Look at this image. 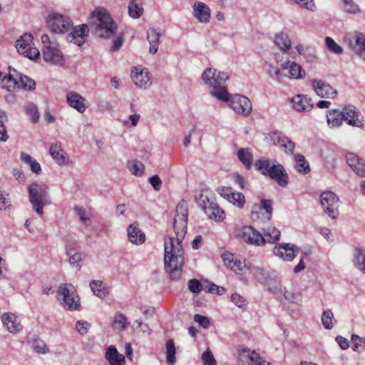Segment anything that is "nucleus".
Segmentation results:
<instances>
[{"instance_id": "obj_1", "label": "nucleus", "mask_w": 365, "mask_h": 365, "mask_svg": "<svg viewBox=\"0 0 365 365\" xmlns=\"http://www.w3.org/2000/svg\"><path fill=\"white\" fill-rule=\"evenodd\" d=\"M187 202L182 200L175 208L173 220L175 236H166L164 240L165 269L173 281L179 280L182 275L185 252L182 242L187 233Z\"/></svg>"}, {"instance_id": "obj_2", "label": "nucleus", "mask_w": 365, "mask_h": 365, "mask_svg": "<svg viewBox=\"0 0 365 365\" xmlns=\"http://www.w3.org/2000/svg\"><path fill=\"white\" fill-rule=\"evenodd\" d=\"M204 83L212 88L210 95L221 101H228L229 93L222 84L229 79L227 73L212 68H206L202 74Z\"/></svg>"}, {"instance_id": "obj_3", "label": "nucleus", "mask_w": 365, "mask_h": 365, "mask_svg": "<svg viewBox=\"0 0 365 365\" xmlns=\"http://www.w3.org/2000/svg\"><path fill=\"white\" fill-rule=\"evenodd\" d=\"M91 19L96 36L102 38H109L115 34L117 25L105 9H96L92 12Z\"/></svg>"}, {"instance_id": "obj_4", "label": "nucleus", "mask_w": 365, "mask_h": 365, "mask_svg": "<svg viewBox=\"0 0 365 365\" xmlns=\"http://www.w3.org/2000/svg\"><path fill=\"white\" fill-rule=\"evenodd\" d=\"M256 169L262 175L274 180L279 186L286 187L289 176L282 165L274 160L261 158L256 160Z\"/></svg>"}, {"instance_id": "obj_5", "label": "nucleus", "mask_w": 365, "mask_h": 365, "mask_svg": "<svg viewBox=\"0 0 365 365\" xmlns=\"http://www.w3.org/2000/svg\"><path fill=\"white\" fill-rule=\"evenodd\" d=\"M29 202L35 212L42 215L43 207L50 202L49 187L45 183L34 182L27 187Z\"/></svg>"}, {"instance_id": "obj_6", "label": "nucleus", "mask_w": 365, "mask_h": 365, "mask_svg": "<svg viewBox=\"0 0 365 365\" xmlns=\"http://www.w3.org/2000/svg\"><path fill=\"white\" fill-rule=\"evenodd\" d=\"M41 41L43 44V60L53 65L63 66L65 60L63 54L58 48V44L56 41H51L49 36L47 34L42 35Z\"/></svg>"}, {"instance_id": "obj_7", "label": "nucleus", "mask_w": 365, "mask_h": 365, "mask_svg": "<svg viewBox=\"0 0 365 365\" xmlns=\"http://www.w3.org/2000/svg\"><path fill=\"white\" fill-rule=\"evenodd\" d=\"M59 299L62 300V305L69 310H76L80 307V300L75 297V289L71 284H62L57 290Z\"/></svg>"}, {"instance_id": "obj_8", "label": "nucleus", "mask_w": 365, "mask_h": 365, "mask_svg": "<svg viewBox=\"0 0 365 365\" xmlns=\"http://www.w3.org/2000/svg\"><path fill=\"white\" fill-rule=\"evenodd\" d=\"M46 24L48 29L55 34H65L72 29L73 22L66 16L53 13L46 19Z\"/></svg>"}, {"instance_id": "obj_9", "label": "nucleus", "mask_w": 365, "mask_h": 365, "mask_svg": "<svg viewBox=\"0 0 365 365\" xmlns=\"http://www.w3.org/2000/svg\"><path fill=\"white\" fill-rule=\"evenodd\" d=\"M33 36L25 33L16 41L17 51L31 60H36L40 56L39 51L34 47Z\"/></svg>"}, {"instance_id": "obj_10", "label": "nucleus", "mask_w": 365, "mask_h": 365, "mask_svg": "<svg viewBox=\"0 0 365 365\" xmlns=\"http://www.w3.org/2000/svg\"><path fill=\"white\" fill-rule=\"evenodd\" d=\"M228 101L230 106L237 114L247 117L251 114L252 106L250 100L245 96L235 94L231 96L229 93Z\"/></svg>"}, {"instance_id": "obj_11", "label": "nucleus", "mask_w": 365, "mask_h": 365, "mask_svg": "<svg viewBox=\"0 0 365 365\" xmlns=\"http://www.w3.org/2000/svg\"><path fill=\"white\" fill-rule=\"evenodd\" d=\"M320 203L324 212L331 218L335 219L339 215V197L331 191H324L320 195Z\"/></svg>"}, {"instance_id": "obj_12", "label": "nucleus", "mask_w": 365, "mask_h": 365, "mask_svg": "<svg viewBox=\"0 0 365 365\" xmlns=\"http://www.w3.org/2000/svg\"><path fill=\"white\" fill-rule=\"evenodd\" d=\"M199 206L208 218L216 222H220L225 219L224 211L220 209L215 202L210 200L207 196H200Z\"/></svg>"}, {"instance_id": "obj_13", "label": "nucleus", "mask_w": 365, "mask_h": 365, "mask_svg": "<svg viewBox=\"0 0 365 365\" xmlns=\"http://www.w3.org/2000/svg\"><path fill=\"white\" fill-rule=\"evenodd\" d=\"M237 237L245 242L255 246L264 245L266 242L264 237L251 226L243 227L238 231Z\"/></svg>"}, {"instance_id": "obj_14", "label": "nucleus", "mask_w": 365, "mask_h": 365, "mask_svg": "<svg viewBox=\"0 0 365 365\" xmlns=\"http://www.w3.org/2000/svg\"><path fill=\"white\" fill-rule=\"evenodd\" d=\"M343 120L348 125L362 128L364 126V119L360 111L353 105L345 106L342 109Z\"/></svg>"}, {"instance_id": "obj_15", "label": "nucleus", "mask_w": 365, "mask_h": 365, "mask_svg": "<svg viewBox=\"0 0 365 365\" xmlns=\"http://www.w3.org/2000/svg\"><path fill=\"white\" fill-rule=\"evenodd\" d=\"M130 77L133 83L139 88L146 89L152 85L150 74L145 68H134Z\"/></svg>"}, {"instance_id": "obj_16", "label": "nucleus", "mask_w": 365, "mask_h": 365, "mask_svg": "<svg viewBox=\"0 0 365 365\" xmlns=\"http://www.w3.org/2000/svg\"><path fill=\"white\" fill-rule=\"evenodd\" d=\"M299 251V248L297 246L287 243H280L273 249L274 255L284 261H292Z\"/></svg>"}, {"instance_id": "obj_17", "label": "nucleus", "mask_w": 365, "mask_h": 365, "mask_svg": "<svg viewBox=\"0 0 365 365\" xmlns=\"http://www.w3.org/2000/svg\"><path fill=\"white\" fill-rule=\"evenodd\" d=\"M312 87L316 94L321 98H334L336 94V90L334 89L330 84L323 80L313 79L312 81Z\"/></svg>"}, {"instance_id": "obj_18", "label": "nucleus", "mask_w": 365, "mask_h": 365, "mask_svg": "<svg viewBox=\"0 0 365 365\" xmlns=\"http://www.w3.org/2000/svg\"><path fill=\"white\" fill-rule=\"evenodd\" d=\"M70 31L66 36L67 41L81 46L85 43L88 36V28L86 24H81L78 27L72 26Z\"/></svg>"}, {"instance_id": "obj_19", "label": "nucleus", "mask_w": 365, "mask_h": 365, "mask_svg": "<svg viewBox=\"0 0 365 365\" xmlns=\"http://www.w3.org/2000/svg\"><path fill=\"white\" fill-rule=\"evenodd\" d=\"M349 47L356 54L365 61V36L362 34H356L346 38Z\"/></svg>"}, {"instance_id": "obj_20", "label": "nucleus", "mask_w": 365, "mask_h": 365, "mask_svg": "<svg viewBox=\"0 0 365 365\" xmlns=\"http://www.w3.org/2000/svg\"><path fill=\"white\" fill-rule=\"evenodd\" d=\"M346 163L351 170L359 176L365 177V160L356 155L349 153L346 155Z\"/></svg>"}, {"instance_id": "obj_21", "label": "nucleus", "mask_w": 365, "mask_h": 365, "mask_svg": "<svg viewBox=\"0 0 365 365\" xmlns=\"http://www.w3.org/2000/svg\"><path fill=\"white\" fill-rule=\"evenodd\" d=\"M280 66L284 71H287V77L291 79H301L305 76V71L295 62L287 61L282 63Z\"/></svg>"}, {"instance_id": "obj_22", "label": "nucleus", "mask_w": 365, "mask_h": 365, "mask_svg": "<svg viewBox=\"0 0 365 365\" xmlns=\"http://www.w3.org/2000/svg\"><path fill=\"white\" fill-rule=\"evenodd\" d=\"M271 140L275 146H277L287 154L292 153L294 149L295 145L292 141L277 133H272Z\"/></svg>"}, {"instance_id": "obj_23", "label": "nucleus", "mask_w": 365, "mask_h": 365, "mask_svg": "<svg viewBox=\"0 0 365 365\" xmlns=\"http://www.w3.org/2000/svg\"><path fill=\"white\" fill-rule=\"evenodd\" d=\"M292 108L298 112L309 111L313 108L312 99L304 95H297L291 100Z\"/></svg>"}, {"instance_id": "obj_24", "label": "nucleus", "mask_w": 365, "mask_h": 365, "mask_svg": "<svg viewBox=\"0 0 365 365\" xmlns=\"http://www.w3.org/2000/svg\"><path fill=\"white\" fill-rule=\"evenodd\" d=\"M67 102L69 106L79 113H83L86 110V99L76 92H69L66 96Z\"/></svg>"}, {"instance_id": "obj_25", "label": "nucleus", "mask_w": 365, "mask_h": 365, "mask_svg": "<svg viewBox=\"0 0 365 365\" xmlns=\"http://www.w3.org/2000/svg\"><path fill=\"white\" fill-rule=\"evenodd\" d=\"M193 15L201 23H207L210 18L209 7L202 2L195 3L193 6Z\"/></svg>"}, {"instance_id": "obj_26", "label": "nucleus", "mask_w": 365, "mask_h": 365, "mask_svg": "<svg viewBox=\"0 0 365 365\" xmlns=\"http://www.w3.org/2000/svg\"><path fill=\"white\" fill-rule=\"evenodd\" d=\"M258 359V353L255 350L250 351L248 349L238 350L239 365H253L255 361Z\"/></svg>"}, {"instance_id": "obj_27", "label": "nucleus", "mask_w": 365, "mask_h": 365, "mask_svg": "<svg viewBox=\"0 0 365 365\" xmlns=\"http://www.w3.org/2000/svg\"><path fill=\"white\" fill-rule=\"evenodd\" d=\"M50 154L55 162L59 165H65L68 162V158L63 152L60 143L56 142L51 145L50 148Z\"/></svg>"}, {"instance_id": "obj_28", "label": "nucleus", "mask_w": 365, "mask_h": 365, "mask_svg": "<svg viewBox=\"0 0 365 365\" xmlns=\"http://www.w3.org/2000/svg\"><path fill=\"white\" fill-rule=\"evenodd\" d=\"M106 359L108 361L110 365H125L124 355L120 354L113 345L107 349Z\"/></svg>"}, {"instance_id": "obj_29", "label": "nucleus", "mask_w": 365, "mask_h": 365, "mask_svg": "<svg viewBox=\"0 0 365 365\" xmlns=\"http://www.w3.org/2000/svg\"><path fill=\"white\" fill-rule=\"evenodd\" d=\"M128 236L133 244L141 245L145 241V234L135 224L129 225Z\"/></svg>"}, {"instance_id": "obj_30", "label": "nucleus", "mask_w": 365, "mask_h": 365, "mask_svg": "<svg viewBox=\"0 0 365 365\" xmlns=\"http://www.w3.org/2000/svg\"><path fill=\"white\" fill-rule=\"evenodd\" d=\"M160 34L155 29L151 28L148 30L147 38L150 43V53H157L160 43Z\"/></svg>"}, {"instance_id": "obj_31", "label": "nucleus", "mask_w": 365, "mask_h": 365, "mask_svg": "<svg viewBox=\"0 0 365 365\" xmlns=\"http://www.w3.org/2000/svg\"><path fill=\"white\" fill-rule=\"evenodd\" d=\"M0 87L8 91H13L19 88V83L11 75L0 72Z\"/></svg>"}, {"instance_id": "obj_32", "label": "nucleus", "mask_w": 365, "mask_h": 365, "mask_svg": "<svg viewBox=\"0 0 365 365\" xmlns=\"http://www.w3.org/2000/svg\"><path fill=\"white\" fill-rule=\"evenodd\" d=\"M327 117V123L331 128L339 127L344 121L342 111L338 109L329 110Z\"/></svg>"}, {"instance_id": "obj_33", "label": "nucleus", "mask_w": 365, "mask_h": 365, "mask_svg": "<svg viewBox=\"0 0 365 365\" xmlns=\"http://www.w3.org/2000/svg\"><path fill=\"white\" fill-rule=\"evenodd\" d=\"M1 321L10 332H15L19 329V324L16 322V316L14 314L5 313L2 315Z\"/></svg>"}, {"instance_id": "obj_34", "label": "nucleus", "mask_w": 365, "mask_h": 365, "mask_svg": "<svg viewBox=\"0 0 365 365\" xmlns=\"http://www.w3.org/2000/svg\"><path fill=\"white\" fill-rule=\"evenodd\" d=\"M237 158L245 165L247 170H250L253 160V155L250 148H240L237 152Z\"/></svg>"}, {"instance_id": "obj_35", "label": "nucleus", "mask_w": 365, "mask_h": 365, "mask_svg": "<svg viewBox=\"0 0 365 365\" xmlns=\"http://www.w3.org/2000/svg\"><path fill=\"white\" fill-rule=\"evenodd\" d=\"M128 15L130 18L139 19L143 14L144 9L142 4L137 0H131L128 6Z\"/></svg>"}, {"instance_id": "obj_36", "label": "nucleus", "mask_w": 365, "mask_h": 365, "mask_svg": "<svg viewBox=\"0 0 365 365\" xmlns=\"http://www.w3.org/2000/svg\"><path fill=\"white\" fill-rule=\"evenodd\" d=\"M295 170L302 174H307L310 171L309 163L306 160L305 158L301 154L294 155Z\"/></svg>"}, {"instance_id": "obj_37", "label": "nucleus", "mask_w": 365, "mask_h": 365, "mask_svg": "<svg viewBox=\"0 0 365 365\" xmlns=\"http://www.w3.org/2000/svg\"><path fill=\"white\" fill-rule=\"evenodd\" d=\"M274 42L281 51L286 52L291 47V41L288 35L281 32L275 36Z\"/></svg>"}, {"instance_id": "obj_38", "label": "nucleus", "mask_w": 365, "mask_h": 365, "mask_svg": "<svg viewBox=\"0 0 365 365\" xmlns=\"http://www.w3.org/2000/svg\"><path fill=\"white\" fill-rule=\"evenodd\" d=\"M128 319L124 314L121 313H117L115 314L114 319L111 324L112 328L114 330L119 331H123L128 327Z\"/></svg>"}, {"instance_id": "obj_39", "label": "nucleus", "mask_w": 365, "mask_h": 365, "mask_svg": "<svg viewBox=\"0 0 365 365\" xmlns=\"http://www.w3.org/2000/svg\"><path fill=\"white\" fill-rule=\"evenodd\" d=\"M21 160L30 166V169L36 175L41 173V167L40 164L30 155L25 153H21Z\"/></svg>"}, {"instance_id": "obj_40", "label": "nucleus", "mask_w": 365, "mask_h": 365, "mask_svg": "<svg viewBox=\"0 0 365 365\" xmlns=\"http://www.w3.org/2000/svg\"><path fill=\"white\" fill-rule=\"evenodd\" d=\"M128 168L135 176H141L145 170L143 163L139 160H133L128 162Z\"/></svg>"}, {"instance_id": "obj_41", "label": "nucleus", "mask_w": 365, "mask_h": 365, "mask_svg": "<svg viewBox=\"0 0 365 365\" xmlns=\"http://www.w3.org/2000/svg\"><path fill=\"white\" fill-rule=\"evenodd\" d=\"M90 287L93 294L98 297L104 299L106 297L107 292L104 290V286L101 281L92 280L90 282Z\"/></svg>"}, {"instance_id": "obj_42", "label": "nucleus", "mask_w": 365, "mask_h": 365, "mask_svg": "<svg viewBox=\"0 0 365 365\" xmlns=\"http://www.w3.org/2000/svg\"><path fill=\"white\" fill-rule=\"evenodd\" d=\"M8 121V116L4 110H0V141L6 142L9 139L4 122Z\"/></svg>"}, {"instance_id": "obj_43", "label": "nucleus", "mask_w": 365, "mask_h": 365, "mask_svg": "<svg viewBox=\"0 0 365 365\" xmlns=\"http://www.w3.org/2000/svg\"><path fill=\"white\" fill-rule=\"evenodd\" d=\"M165 345L166 362L169 365H174L177 361L175 357L177 348L175 347V344H165Z\"/></svg>"}, {"instance_id": "obj_44", "label": "nucleus", "mask_w": 365, "mask_h": 365, "mask_svg": "<svg viewBox=\"0 0 365 365\" xmlns=\"http://www.w3.org/2000/svg\"><path fill=\"white\" fill-rule=\"evenodd\" d=\"M266 242L274 243L279 240L280 232L276 227H269L264 230Z\"/></svg>"}, {"instance_id": "obj_45", "label": "nucleus", "mask_w": 365, "mask_h": 365, "mask_svg": "<svg viewBox=\"0 0 365 365\" xmlns=\"http://www.w3.org/2000/svg\"><path fill=\"white\" fill-rule=\"evenodd\" d=\"M322 322L324 327L327 329H331L333 327L334 314L331 310H325L322 314Z\"/></svg>"}, {"instance_id": "obj_46", "label": "nucleus", "mask_w": 365, "mask_h": 365, "mask_svg": "<svg viewBox=\"0 0 365 365\" xmlns=\"http://www.w3.org/2000/svg\"><path fill=\"white\" fill-rule=\"evenodd\" d=\"M355 267L365 273V249H359L354 261Z\"/></svg>"}, {"instance_id": "obj_47", "label": "nucleus", "mask_w": 365, "mask_h": 365, "mask_svg": "<svg viewBox=\"0 0 365 365\" xmlns=\"http://www.w3.org/2000/svg\"><path fill=\"white\" fill-rule=\"evenodd\" d=\"M228 201L232 203L234 205L242 208L245 202V197L241 192H233L228 199Z\"/></svg>"}, {"instance_id": "obj_48", "label": "nucleus", "mask_w": 365, "mask_h": 365, "mask_svg": "<svg viewBox=\"0 0 365 365\" xmlns=\"http://www.w3.org/2000/svg\"><path fill=\"white\" fill-rule=\"evenodd\" d=\"M344 10L345 12L351 14L360 13L361 10L359 6L353 0H344Z\"/></svg>"}, {"instance_id": "obj_49", "label": "nucleus", "mask_w": 365, "mask_h": 365, "mask_svg": "<svg viewBox=\"0 0 365 365\" xmlns=\"http://www.w3.org/2000/svg\"><path fill=\"white\" fill-rule=\"evenodd\" d=\"M325 43L327 48L332 53L341 54L343 53V48L338 45L331 37H326Z\"/></svg>"}, {"instance_id": "obj_50", "label": "nucleus", "mask_w": 365, "mask_h": 365, "mask_svg": "<svg viewBox=\"0 0 365 365\" xmlns=\"http://www.w3.org/2000/svg\"><path fill=\"white\" fill-rule=\"evenodd\" d=\"M20 83L21 87L27 91H33L36 87L35 81L26 76H21Z\"/></svg>"}, {"instance_id": "obj_51", "label": "nucleus", "mask_w": 365, "mask_h": 365, "mask_svg": "<svg viewBox=\"0 0 365 365\" xmlns=\"http://www.w3.org/2000/svg\"><path fill=\"white\" fill-rule=\"evenodd\" d=\"M284 298L292 303L299 304L302 301V296L300 293H294L285 290L284 292Z\"/></svg>"}, {"instance_id": "obj_52", "label": "nucleus", "mask_w": 365, "mask_h": 365, "mask_svg": "<svg viewBox=\"0 0 365 365\" xmlns=\"http://www.w3.org/2000/svg\"><path fill=\"white\" fill-rule=\"evenodd\" d=\"M201 359L203 365H217V361L210 349H206V351L202 354Z\"/></svg>"}, {"instance_id": "obj_53", "label": "nucleus", "mask_w": 365, "mask_h": 365, "mask_svg": "<svg viewBox=\"0 0 365 365\" xmlns=\"http://www.w3.org/2000/svg\"><path fill=\"white\" fill-rule=\"evenodd\" d=\"M26 113L32 118L33 122L38 121L39 118V113L38 111L37 107L33 104L29 103L25 107Z\"/></svg>"}, {"instance_id": "obj_54", "label": "nucleus", "mask_w": 365, "mask_h": 365, "mask_svg": "<svg viewBox=\"0 0 365 365\" xmlns=\"http://www.w3.org/2000/svg\"><path fill=\"white\" fill-rule=\"evenodd\" d=\"M67 255H70L69 257V263L73 267H80L79 263L82 260L83 254L81 252H76L74 254L71 253V250L67 251Z\"/></svg>"}, {"instance_id": "obj_55", "label": "nucleus", "mask_w": 365, "mask_h": 365, "mask_svg": "<svg viewBox=\"0 0 365 365\" xmlns=\"http://www.w3.org/2000/svg\"><path fill=\"white\" fill-rule=\"evenodd\" d=\"M188 288L192 293H199L203 289L202 284L196 279H190L188 282Z\"/></svg>"}, {"instance_id": "obj_56", "label": "nucleus", "mask_w": 365, "mask_h": 365, "mask_svg": "<svg viewBox=\"0 0 365 365\" xmlns=\"http://www.w3.org/2000/svg\"><path fill=\"white\" fill-rule=\"evenodd\" d=\"M91 324L86 321H78L76 324V330L81 335L86 334L90 329Z\"/></svg>"}, {"instance_id": "obj_57", "label": "nucleus", "mask_w": 365, "mask_h": 365, "mask_svg": "<svg viewBox=\"0 0 365 365\" xmlns=\"http://www.w3.org/2000/svg\"><path fill=\"white\" fill-rule=\"evenodd\" d=\"M31 349L34 352L38 354H45L49 352V349L46 344H32Z\"/></svg>"}, {"instance_id": "obj_58", "label": "nucleus", "mask_w": 365, "mask_h": 365, "mask_svg": "<svg viewBox=\"0 0 365 365\" xmlns=\"http://www.w3.org/2000/svg\"><path fill=\"white\" fill-rule=\"evenodd\" d=\"M231 301L238 307H244L247 304L245 299L240 294L234 293L231 296Z\"/></svg>"}, {"instance_id": "obj_59", "label": "nucleus", "mask_w": 365, "mask_h": 365, "mask_svg": "<svg viewBox=\"0 0 365 365\" xmlns=\"http://www.w3.org/2000/svg\"><path fill=\"white\" fill-rule=\"evenodd\" d=\"M222 259L224 264L227 267H230L235 259L234 255L229 252H225L222 255Z\"/></svg>"}, {"instance_id": "obj_60", "label": "nucleus", "mask_w": 365, "mask_h": 365, "mask_svg": "<svg viewBox=\"0 0 365 365\" xmlns=\"http://www.w3.org/2000/svg\"><path fill=\"white\" fill-rule=\"evenodd\" d=\"M148 182L151 184L153 189L156 191L160 190L162 185V180L158 175H155L148 178Z\"/></svg>"}, {"instance_id": "obj_61", "label": "nucleus", "mask_w": 365, "mask_h": 365, "mask_svg": "<svg viewBox=\"0 0 365 365\" xmlns=\"http://www.w3.org/2000/svg\"><path fill=\"white\" fill-rule=\"evenodd\" d=\"M194 320L203 328H207L210 326V321L208 318L205 316L200 314H195L194 317Z\"/></svg>"}, {"instance_id": "obj_62", "label": "nucleus", "mask_w": 365, "mask_h": 365, "mask_svg": "<svg viewBox=\"0 0 365 365\" xmlns=\"http://www.w3.org/2000/svg\"><path fill=\"white\" fill-rule=\"evenodd\" d=\"M260 207L265 210L267 214L270 216L272 213V200L262 199L260 202ZM270 217H269V218Z\"/></svg>"}, {"instance_id": "obj_63", "label": "nucleus", "mask_w": 365, "mask_h": 365, "mask_svg": "<svg viewBox=\"0 0 365 365\" xmlns=\"http://www.w3.org/2000/svg\"><path fill=\"white\" fill-rule=\"evenodd\" d=\"M244 267H246L245 262L237 259L235 258L234 262L232 264L230 268L234 272H237L239 271H242Z\"/></svg>"}, {"instance_id": "obj_64", "label": "nucleus", "mask_w": 365, "mask_h": 365, "mask_svg": "<svg viewBox=\"0 0 365 365\" xmlns=\"http://www.w3.org/2000/svg\"><path fill=\"white\" fill-rule=\"evenodd\" d=\"M217 192L223 197L228 199L233 192L232 187H220L217 188Z\"/></svg>"}]
</instances>
